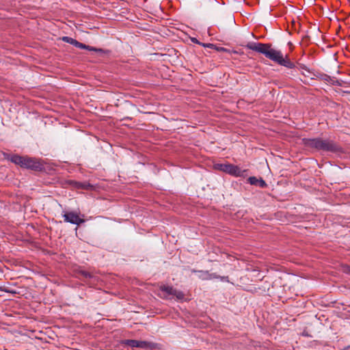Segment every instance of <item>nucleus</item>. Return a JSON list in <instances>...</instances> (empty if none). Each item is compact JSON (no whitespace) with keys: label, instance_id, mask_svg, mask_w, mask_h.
Masks as SVG:
<instances>
[{"label":"nucleus","instance_id":"1","mask_svg":"<svg viewBox=\"0 0 350 350\" xmlns=\"http://www.w3.org/2000/svg\"><path fill=\"white\" fill-rule=\"evenodd\" d=\"M245 46L248 49H251L265 55L266 57L277 62L280 65L288 68H293L295 67V64L291 62L287 58V56L286 58H284L281 51L272 49L271 45L269 44L250 42L247 43Z\"/></svg>","mask_w":350,"mask_h":350},{"label":"nucleus","instance_id":"2","mask_svg":"<svg viewBox=\"0 0 350 350\" xmlns=\"http://www.w3.org/2000/svg\"><path fill=\"white\" fill-rule=\"evenodd\" d=\"M304 144L306 146L314 148L319 150L337 152L338 150V146L332 140L323 139L321 138L305 139Z\"/></svg>","mask_w":350,"mask_h":350},{"label":"nucleus","instance_id":"3","mask_svg":"<svg viewBox=\"0 0 350 350\" xmlns=\"http://www.w3.org/2000/svg\"><path fill=\"white\" fill-rule=\"evenodd\" d=\"M160 297L163 299H169L170 296L175 297L178 300H182L185 295L182 291L174 288L172 286L163 285L160 286Z\"/></svg>","mask_w":350,"mask_h":350},{"label":"nucleus","instance_id":"4","mask_svg":"<svg viewBox=\"0 0 350 350\" xmlns=\"http://www.w3.org/2000/svg\"><path fill=\"white\" fill-rule=\"evenodd\" d=\"M122 344L129 346L131 347H139L142 349H153L156 347V344L151 342H147L144 340H124L122 342Z\"/></svg>","mask_w":350,"mask_h":350},{"label":"nucleus","instance_id":"5","mask_svg":"<svg viewBox=\"0 0 350 350\" xmlns=\"http://www.w3.org/2000/svg\"><path fill=\"white\" fill-rule=\"evenodd\" d=\"M63 217L64 219V221L72 224L80 225L85 222L83 219L80 218L78 214L72 211L64 213L63 215Z\"/></svg>","mask_w":350,"mask_h":350},{"label":"nucleus","instance_id":"6","mask_svg":"<svg viewBox=\"0 0 350 350\" xmlns=\"http://www.w3.org/2000/svg\"><path fill=\"white\" fill-rule=\"evenodd\" d=\"M244 270L246 272L245 277L247 278V279L251 278L252 281L253 280V278L260 277V271L258 267L256 266L249 265L248 263H245Z\"/></svg>","mask_w":350,"mask_h":350},{"label":"nucleus","instance_id":"7","mask_svg":"<svg viewBox=\"0 0 350 350\" xmlns=\"http://www.w3.org/2000/svg\"><path fill=\"white\" fill-rule=\"evenodd\" d=\"M22 167L36 170L40 167V163L34 159L25 157Z\"/></svg>","mask_w":350,"mask_h":350},{"label":"nucleus","instance_id":"8","mask_svg":"<svg viewBox=\"0 0 350 350\" xmlns=\"http://www.w3.org/2000/svg\"><path fill=\"white\" fill-rule=\"evenodd\" d=\"M247 182L250 185L259 187L260 188H265L267 187V184L261 177L250 176L247 178Z\"/></svg>","mask_w":350,"mask_h":350},{"label":"nucleus","instance_id":"9","mask_svg":"<svg viewBox=\"0 0 350 350\" xmlns=\"http://www.w3.org/2000/svg\"><path fill=\"white\" fill-rule=\"evenodd\" d=\"M226 173L229 174L232 176H241V170L240 168L232 164H226Z\"/></svg>","mask_w":350,"mask_h":350},{"label":"nucleus","instance_id":"10","mask_svg":"<svg viewBox=\"0 0 350 350\" xmlns=\"http://www.w3.org/2000/svg\"><path fill=\"white\" fill-rule=\"evenodd\" d=\"M198 278L203 280H211L213 278H215V274L210 273L208 271H198Z\"/></svg>","mask_w":350,"mask_h":350},{"label":"nucleus","instance_id":"11","mask_svg":"<svg viewBox=\"0 0 350 350\" xmlns=\"http://www.w3.org/2000/svg\"><path fill=\"white\" fill-rule=\"evenodd\" d=\"M75 46H76L79 49H86L88 51H96V52H102L103 51V50L101 49H97L95 47H92L89 45H86L83 43L79 42L78 41H77V43Z\"/></svg>","mask_w":350,"mask_h":350},{"label":"nucleus","instance_id":"12","mask_svg":"<svg viewBox=\"0 0 350 350\" xmlns=\"http://www.w3.org/2000/svg\"><path fill=\"white\" fill-rule=\"evenodd\" d=\"M24 157H21V156L15 154L11 157V161L13 162L14 163L19 165L22 167L23 163Z\"/></svg>","mask_w":350,"mask_h":350},{"label":"nucleus","instance_id":"13","mask_svg":"<svg viewBox=\"0 0 350 350\" xmlns=\"http://www.w3.org/2000/svg\"><path fill=\"white\" fill-rule=\"evenodd\" d=\"M77 187L84 189H93L94 186L89 183H78Z\"/></svg>","mask_w":350,"mask_h":350},{"label":"nucleus","instance_id":"14","mask_svg":"<svg viewBox=\"0 0 350 350\" xmlns=\"http://www.w3.org/2000/svg\"><path fill=\"white\" fill-rule=\"evenodd\" d=\"M227 163H216L214 165V169L217 170H219L221 172H226Z\"/></svg>","mask_w":350,"mask_h":350},{"label":"nucleus","instance_id":"15","mask_svg":"<svg viewBox=\"0 0 350 350\" xmlns=\"http://www.w3.org/2000/svg\"><path fill=\"white\" fill-rule=\"evenodd\" d=\"M62 40L67 42V43H69L70 44H72L74 46H75L76 43H77V40L72 38H70V37H68V36H64L62 38Z\"/></svg>","mask_w":350,"mask_h":350},{"label":"nucleus","instance_id":"16","mask_svg":"<svg viewBox=\"0 0 350 350\" xmlns=\"http://www.w3.org/2000/svg\"><path fill=\"white\" fill-rule=\"evenodd\" d=\"M81 274L86 278H91L92 277V275L91 273H90L89 272H87V271H83L81 272Z\"/></svg>","mask_w":350,"mask_h":350},{"label":"nucleus","instance_id":"17","mask_svg":"<svg viewBox=\"0 0 350 350\" xmlns=\"http://www.w3.org/2000/svg\"><path fill=\"white\" fill-rule=\"evenodd\" d=\"M200 45H202L204 47H208V48H213L214 46V45L213 44H211V43H208V44H202L201 43Z\"/></svg>","mask_w":350,"mask_h":350},{"label":"nucleus","instance_id":"18","mask_svg":"<svg viewBox=\"0 0 350 350\" xmlns=\"http://www.w3.org/2000/svg\"><path fill=\"white\" fill-rule=\"evenodd\" d=\"M191 40L193 43L201 44V42H200L196 38H191Z\"/></svg>","mask_w":350,"mask_h":350},{"label":"nucleus","instance_id":"19","mask_svg":"<svg viewBox=\"0 0 350 350\" xmlns=\"http://www.w3.org/2000/svg\"><path fill=\"white\" fill-rule=\"evenodd\" d=\"M247 33H248L249 36H251L252 37L254 36V33L252 32H250V31H247Z\"/></svg>","mask_w":350,"mask_h":350},{"label":"nucleus","instance_id":"20","mask_svg":"<svg viewBox=\"0 0 350 350\" xmlns=\"http://www.w3.org/2000/svg\"><path fill=\"white\" fill-rule=\"evenodd\" d=\"M198 270L192 269V270H191V272H192V273H198Z\"/></svg>","mask_w":350,"mask_h":350},{"label":"nucleus","instance_id":"21","mask_svg":"<svg viewBox=\"0 0 350 350\" xmlns=\"http://www.w3.org/2000/svg\"><path fill=\"white\" fill-rule=\"evenodd\" d=\"M347 271L350 274V267H347Z\"/></svg>","mask_w":350,"mask_h":350}]
</instances>
